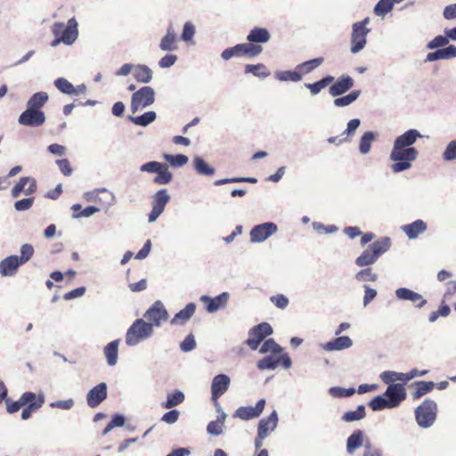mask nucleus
Masks as SVG:
<instances>
[{
  "label": "nucleus",
  "instance_id": "obj_1",
  "mask_svg": "<svg viewBox=\"0 0 456 456\" xmlns=\"http://www.w3.org/2000/svg\"><path fill=\"white\" fill-rule=\"evenodd\" d=\"M421 134L416 129H410L399 135L394 142L390 159L395 163L391 166L394 173L403 172L410 169L412 162L418 158V151L411 147L418 138H421Z\"/></svg>",
  "mask_w": 456,
  "mask_h": 456
},
{
  "label": "nucleus",
  "instance_id": "obj_2",
  "mask_svg": "<svg viewBox=\"0 0 456 456\" xmlns=\"http://www.w3.org/2000/svg\"><path fill=\"white\" fill-rule=\"evenodd\" d=\"M261 354L271 353L257 362V368L261 370H274L279 365L285 369L291 366V360L287 354H282V348L273 338L265 340L259 349Z\"/></svg>",
  "mask_w": 456,
  "mask_h": 456
},
{
  "label": "nucleus",
  "instance_id": "obj_3",
  "mask_svg": "<svg viewBox=\"0 0 456 456\" xmlns=\"http://www.w3.org/2000/svg\"><path fill=\"white\" fill-rule=\"evenodd\" d=\"M261 354L271 353L257 362V368L261 370H274L279 365L285 369L291 366V360L287 354H282V348L273 338L265 340L259 349Z\"/></svg>",
  "mask_w": 456,
  "mask_h": 456
},
{
  "label": "nucleus",
  "instance_id": "obj_4",
  "mask_svg": "<svg viewBox=\"0 0 456 456\" xmlns=\"http://www.w3.org/2000/svg\"><path fill=\"white\" fill-rule=\"evenodd\" d=\"M391 247V239L382 237L374 241L368 248L356 258L355 264L360 266H368L373 265L379 257L386 253Z\"/></svg>",
  "mask_w": 456,
  "mask_h": 456
},
{
  "label": "nucleus",
  "instance_id": "obj_5",
  "mask_svg": "<svg viewBox=\"0 0 456 456\" xmlns=\"http://www.w3.org/2000/svg\"><path fill=\"white\" fill-rule=\"evenodd\" d=\"M52 32L55 37L51 44L52 46H56L60 43L71 45L76 41L78 35L77 22L75 18L69 19L67 25L62 22H56L53 25Z\"/></svg>",
  "mask_w": 456,
  "mask_h": 456
},
{
  "label": "nucleus",
  "instance_id": "obj_6",
  "mask_svg": "<svg viewBox=\"0 0 456 456\" xmlns=\"http://www.w3.org/2000/svg\"><path fill=\"white\" fill-rule=\"evenodd\" d=\"M437 412V403L432 399L424 400L414 411L416 421L423 428H428L435 423Z\"/></svg>",
  "mask_w": 456,
  "mask_h": 456
},
{
  "label": "nucleus",
  "instance_id": "obj_7",
  "mask_svg": "<svg viewBox=\"0 0 456 456\" xmlns=\"http://www.w3.org/2000/svg\"><path fill=\"white\" fill-rule=\"evenodd\" d=\"M153 333V328L151 324L142 319H137L127 330L126 335V343L128 346H135L141 340H143Z\"/></svg>",
  "mask_w": 456,
  "mask_h": 456
},
{
  "label": "nucleus",
  "instance_id": "obj_8",
  "mask_svg": "<svg viewBox=\"0 0 456 456\" xmlns=\"http://www.w3.org/2000/svg\"><path fill=\"white\" fill-rule=\"evenodd\" d=\"M263 51V47L259 45L255 44H238L232 47L226 48L223 51L221 57L224 60H229L232 57H248L253 58L260 54Z\"/></svg>",
  "mask_w": 456,
  "mask_h": 456
},
{
  "label": "nucleus",
  "instance_id": "obj_9",
  "mask_svg": "<svg viewBox=\"0 0 456 456\" xmlns=\"http://www.w3.org/2000/svg\"><path fill=\"white\" fill-rule=\"evenodd\" d=\"M370 22V19L367 17L360 22H356L353 25V31L351 36V52L356 53L361 51L366 45V36L369 29L366 28V25Z\"/></svg>",
  "mask_w": 456,
  "mask_h": 456
},
{
  "label": "nucleus",
  "instance_id": "obj_10",
  "mask_svg": "<svg viewBox=\"0 0 456 456\" xmlns=\"http://www.w3.org/2000/svg\"><path fill=\"white\" fill-rule=\"evenodd\" d=\"M272 333V326L267 322H261L249 330L246 344L251 350H256L264 339Z\"/></svg>",
  "mask_w": 456,
  "mask_h": 456
},
{
  "label": "nucleus",
  "instance_id": "obj_11",
  "mask_svg": "<svg viewBox=\"0 0 456 456\" xmlns=\"http://www.w3.org/2000/svg\"><path fill=\"white\" fill-rule=\"evenodd\" d=\"M278 416L276 411H273L267 418L262 419L258 423L257 436L255 439L256 449H260L263 441L277 427Z\"/></svg>",
  "mask_w": 456,
  "mask_h": 456
},
{
  "label": "nucleus",
  "instance_id": "obj_12",
  "mask_svg": "<svg viewBox=\"0 0 456 456\" xmlns=\"http://www.w3.org/2000/svg\"><path fill=\"white\" fill-rule=\"evenodd\" d=\"M155 100V92L151 86H143L134 92L131 99V110L133 112L139 109L151 105Z\"/></svg>",
  "mask_w": 456,
  "mask_h": 456
},
{
  "label": "nucleus",
  "instance_id": "obj_13",
  "mask_svg": "<svg viewBox=\"0 0 456 456\" xmlns=\"http://www.w3.org/2000/svg\"><path fill=\"white\" fill-rule=\"evenodd\" d=\"M20 125L37 127L45 122V115L43 111L28 108L18 119Z\"/></svg>",
  "mask_w": 456,
  "mask_h": 456
},
{
  "label": "nucleus",
  "instance_id": "obj_14",
  "mask_svg": "<svg viewBox=\"0 0 456 456\" xmlns=\"http://www.w3.org/2000/svg\"><path fill=\"white\" fill-rule=\"evenodd\" d=\"M170 197L166 189L158 191L153 196L152 209L149 214V222L152 223L162 214Z\"/></svg>",
  "mask_w": 456,
  "mask_h": 456
},
{
  "label": "nucleus",
  "instance_id": "obj_15",
  "mask_svg": "<svg viewBox=\"0 0 456 456\" xmlns=\"http://www.w3.org/2000/svg\"><path fill=\"white\" fill-rule=\"evenodd\" d=\"M144 317L152 326H159L161 322L167 321L168 314L160 301H156L144 314Z\"/></svg>",
  "mask_w": 456,
  "mask_h": 456
},
{
  "label": "nucleus",
  "instance_id": "obj_16",
  "mask_svg": "<svg viewBox=\"0 0 456 456\" xmlns=\"http://www.w3.org/2000/svg\"><path fill=\"white\" fill-rule=\"evenodd\" d=\"M277 232V225L273 223H265L256 225L250 232L252 242H262Z\"/></svg>",
  "mask_w": 456,
  "mask_h": 456
},
{
  "label": "nucleus",
  "instance_id": "obj_17",
  "mask_svg": "<svg viewBox=\"0 0 456 456\" xmlns=\"http://www.w3.org/2000/svg\"><path fill=\"white\" fill-rule=\"evenodd\" d=\"M265 405V400L260 399L256 406H241L237 409L233 414L234 418H239L242 420H248L257 418L263 412Z\"/></svg>",
  "mask_w": 456,
  "mask_h": 456
},
{
  "label": "nucleus",
  "instance_id": "obj_18",
  "mask_svg": "<svg viewBox=\"0 0 456 456\" xmlns=\"http://www.w3.org/2000/svg\"><path fill=\"white\" fill-rule=\"evenodd\" d=\"M384 395L387 397L393 408L397 407L406 398L404 385L400 383L389 385Z\"/></svg>",
  "mask_w": 456,
  "mask_h": 456
},
{
  "label": "nucleus",
  "instance_id": "obj_19",
  "mask_svg": "<svg viewBox=\"0 0 456 456\" xmlns=\"http://www.w3.org/2000/svg\"><path fill=\"white\" fill-rule=\"evenodd\" d=\"M37 183L32 177L24 176L12 189L11 194L13 198H17L23 191L26 195H30L36 192Z\"/></svg>",
  "mask_w": 456,
  "mask_h": 456
},
{
  "label": "nucleus",
  "instance_id": "obj_20",
  "mask_svg": "<svg viewBox=\"0 0 456 456\" xmlns=\"http://www.w3.org/2000/svg\"><path fill=\"white\" fill-rule=\"evenodd\" d=\"M230 379L225 374H219L213 379L211 385L212 400L218 404V398L223 395L228 389Z\"/></svg>",
  "mask_w": 456,
  "mask_h": 456
},
{
  "label": "nucleus",
  "instance_id": "obj_21",
  "mask_svg": "<svg viewBox=\"0 0 456 456\" xmlns=\"http://www.w3.org/2000/svg\"><path fill=\"white\" fill-rule=\"evenodd\" d=\"M229 299V294L223 292L220 295L210 297L208 296H201L200 301L206 305V309L208 313H215L220 308H224Z\"/></svg>",
  "mask_w": 456,
  "mask_h": 456
},
{
  "label": "nucleus",
  "instance_id": "obj_22",
  "mask_svg": "<svg viewBox=\"0 0 456 456\" xmlns=\"http://www.w3.org/2000/svg\"><path fill=\"white\" fill-rule=\"evenodd\" d=\"M107 397V386L105 383H100L93 387L86 395L87 404L91 408L97 407Z\"/></svg>",
  "mask_w": 456,
  "mask_h": 456
},
{
  "label": "nucleus",
  "instance_id": "obj_23",
  "mask_svg": "<svg viewBox=\"0 0 456 456\" xmlns=\"http://www.w3.org/2000/svg\"><path fill=\"white\" fill-rule=\"evenodd\" d=\"M354 84L351 77L342 76L330 87L329 92L332 96H338L350 90Z\"/></svg>",
  "mask_w": 456,
  "mask_h": 456
},
{
  "label": "nucleus",
  "instance_id": "obj_24",
  "mask_svg": "<svg viewBox=\"0 0 456 456\" xmlns=\"http://www.w3.org/2000/svg\"><path fill=\"white\" fill-rule=\"evenodd\" d=\"M22 264L17 256H10L0 262V273L3 276H12Z\"/></svg>",
  "mask_w": 456,
  "mask_h": 456
},
{
  "label": "nucleus",
  "instance_id": "obj_25",
  "mask_svg": "<svg viewBox=\"0 0 456 456\" xmlns=\"http://www.w3.org/2000/svg\"><path fill=\"white\" fill-rule=\"evenodd\" d=\"M397 298L401 300H409L417 305L418 307H422L426 303V299L423 297L406 288H400L395 290Z\"/></svg>",
  "mask_w": 456,
  "mask_h": 456
},
{
  "label": "nucleus",
  "instance_id": "obj_26",
  "mask_svg": "<svg viewBox=\"0 0 456 456\" xmlns=\"http://www.w3.org/2000/svg\"><path fill=\"white\" fill-rule=\"evenodd\" d=\"M456 57V46L449 45L448 47L438 49L435 52L428 53L426 61H435L437 60H448Z\"/></svg>",
  "mask_w": 456,
  "mask_h": 456
},
{
  "label": "nucleus",
  "instance_id": "obj_27",
  "mask_svg": "<svg viewBox=\"0 0 456 456\" xmlns=\"http://www.w3.org/2000/svg\"><path fill=\"white\" fill-rule=\"evenodd\" d=\"M271 35L265 28L255 27L247 37L248 44H264L270 40Z\"/></svg>",
  "mask_w": 456,
  "mask_h": 456
},
{
  "label": "nucleus",
  "instance_id": "obj_28",
  "mask_svg": "<svg viewBox=\"0 0 456 456\" xmlns=\"http://www.w3.org/2000/svg\"><path fill=\"white\" fill-rule=\"evenodd\" d=\"M176 33L173 25H169L166 36L161 39L159 47L162 51H175L177 49Z\"/></svg>",
  "mask_w": 456,
  "mask_h": 456
},
{
  "label": "nucleus",
  "instance_id": "obj_29",
  "mask_svg": "<svg viewBox=\"0 0 456 456\" xmlns=\"http://www.w3.org/2000/svg\"><path fill=\"white\" fill-rule=\"evenodd\" d=\"M402 230L409 239H415L427 230V224L423 220L418 219L411 224L402 226Z\"/></svg>",
  "mask_w": 456,
  "mask_h": 456
},
{
  "label": "nucleus",
  "instance_id": "obj_30",
  "mask_svg": "<svg viewBox=\"0 0 456 456\" xmlns=\"http://www.w3.org/2000/svg\"><path fill=\"white\" fill-rule=\"evenodd\" d=\"M196 310V305L194 303H189L186 306L179 311L171 320V324L183 325L188 322L194 314Z\"/></svg>",
  "mask_w": 456,
  "mask_h": 456
},
{
  "label": "nucleus",
  "instance_id": "obj_31",
  "mask_svg": "<svg viewBox=\"0 0 456 456\" xmlns=\"http://www.w3.org/2000/svg\"><path fill=\"white\" fill-rule=\"evenodd\" d=\"M353 342L351 338L347 336H342L335 338L332 341L327 342L323 348L326 351H338L351 347Z\"/></svg>",
  "mask_w": 456,
  "mask_h": 456
},
{
  "label": "nucleus",
  "instance_id": "obj_32",
  "mask_svg": "<svg viewBox=\"0 0 456 456\" xmlns=\"http://www.w3.org/2000/svg\"><path fill=\"white\" fill-rule=\"evenodd\" d=\"M185 399L184 394L180 390L168 393L167 400L161 403L164 409H172L183 403Z\"/></svg>",
  "mask_w": 456,
  "mask_h": 456
},
{
  "label": "nucleus",
  "instance_id": "obj_33",
  "mask_svg": "<svg viewBox=\"0 0 456 456\" xmlns=\"http://www.w3.org/2000/svg\"><path fill=\"white\" fill-rule=\"evenodd\" d=\"M133 76L137 82L149 83L152 78V70L146 65L134 67Z\"/></svg>",
  "mask_w": 456,
  "mask_h": 456
},
{
  "label": "nucleus",
  "instance_id": "obj_34",
  "mask_svg": "<svg viewBox=\"0 0 456 456\" xmlns=\"http://www.w3.org/2000/svg\"><path fill=\"white\" fill-rule=\"evenodd\" d=\"M363 444V433L362 430H355L347 438L346 450L348 453H353L356 449L360 448Z\"/></svg>",
  "mask_w": 456,
  "mask_h": 456
},
{
  "label": "nucleus",
  "instance_id": "obj_35",
  "mask_svg": "<svg viewBox=\"0 0 456 456\" xmlns=\"http://www.w3.org/2000/svg\"><path fill=\"white\" fill-rule=\"evenodd\" d=\"M415 387L414 392L412 393V396L414 399H419L426 394L431 392L435 387V383L433 381H416L412 384Z\"/></svg>",
  "mask_w": 456,
  "mask_h": 456
},
{
  "label": "nucleus",
  "instance_id": "obj_36",
  "mask_svg": "<svg viewBox=\"0 0 456 456\" xmlns=\"http://www.w3.org/2000/svg\"><path fill=\"white\" fill-rule=\"evenodd\" d=\"M118 340H114L109 343L104 347V355L107 359L108 364L114 366L118 361Z\"/></svg>",
  "mask_w": 456,
  "mask_h": 456
},
{
  "label": "nucleus",
  "instance_id": "obj_37",
  "mask_svg": "<svg viewBox=\"0 0 456 456\" xmlns=\"http://www.w3.org/2000/svg\"><path fill=\"white\" fill-rule=\"evenodd\" d=\"M48 101V94L45 92H39L34 94L28 102V108L33 110H38L46 103Z\"/></svg>",
  "mask_w": 456,
  "mask_h": 456
},
{
  "label": "nucleus",
  "instance_id": "obj_38",
  "mask_svg": "<svg viewBox=\"0 0 456 456\" xmlns=\"http://www.w3.org/2000/svg\"><path fill=\"white\" fill-rule=\"evenodd\" d=\"M324 61L323 57H318L306 61L297 66V69L301 73V77L305 74L310 73L312 70L319 67Z\"/></svg>",
  "mask_w": 456,
  "mask_h": 456
},
{
  "label": "nucleus",
  "instance_id": "obj_39",
  "mask_svg": "<svg viewBox=\"0 0 456 456\" xmlns=\"http://www.w3.org/2000/svg\"><path fill=\"white\" fill-rule=\"evenodd\" d=\"M20 398H21V403H23L24 406L38 404V409H40L45 403V398L43 395H37L33 392H25L24 394H22Z\"/></svg>",
  "mask_w": 456,
  "mask_h": 456
},
{
  "label": "nucleus",
  "instance_id": "obj_40",
  "mask_svg": "<svg viewBox=\"0 0 456 456\" xmlns=\"http://www.w3.org/2000/svg\"><path fill=\"white\" fill-rule=\"evenodd\" d=\"M246 73H251L258 77H267L271 75L270 71L267 70V68L263 63L258 64H248L245 67Z\"/></svg>",
  "mask_w": 456,
  "mask_h": 456
},
{
  "label": "nucleus",
  "instance_id": "obj_41",
  "mask_svg": "<svg viewBox=\"0 0 456 456\" xmlns=\"http://www.w3.org/2000/svg\"><path fill=\"white\" fill-rule=\"evenodd\" d=\"M195 170L200 175H212L215 174V168L208 165V163L200 157H195L193 159Z\"/></svg>",
  "mask_w": 456,
  "mask_h": 456
},
{
  "label": "nucleus",
  "instance_id": "obj_42",
  "mask_svg": "<svg viewBox=\"0 0 456 456\" xmlns=\"http://www.w3.org/2000/svg\"><path fill=\"white\" fill-rule=\"evenodd\" d=\"M333 81H334V77L327 76L315 83L305 84V86L310 90V92L313 95H315V94H319L322 89L328 86Z\"/></svg>",
  "mask_w": 456,
  "mask_h": 456
},
{
  "label": "nucleus",
  "instance_id": "obj_43",
  "mask_svg": "<svg viewBox=\"0 0 456 456\" xmlns=\"http://www.w3.org/2000/svg\"><path fill=\"white\" fill-rule=\"evenodd\" d=\"M54 85L58 90L66 94H76L78 91L69 81L63 77L57 78L54 81Z\"/></svg>",
  "mask_w": 456,
  "mask_h": 456
},
{
  "label": "nucleus",
  "instance_id": "obj_44",
  "mask_svg": "<svg viewBox=\"0 0 456 456\" xmlns=\"http://www.w3.org/2000/svg\"><path fill=\"white\" fill-rule=\"evenodd\" d=\"M374 139L375 134L370 131L365 132L362 135L359 144V150L361 153L367 154L370 151L371 143L374 141Z\"/></svg>",
  "mask_w": 456,
  "mask_h": 456
},
{
  "label": "nucleus",
  "instance_id": "obj_45",
  "mask_svg": "<svg viewBox=\"0 0 456 456\" xmlns=\"http://www.w3.org/2000/svg\"><path fill=\"white\" fill-rule=\"evenodd\" d=\"M365 407L359 405L355 411H349L344 413L342 419L346 422L360 420L365 417Z\"/></svg>",
  "mask_w": 456,
  "mask_h": 456
},
{
  "label": "nucleus",
  "instance_id": "obj_46",
  "mask_svg": "<svg viewBox=\"0 0 456 456\" xmlns=\"http://www.w3.org/2000/svg\"><path fill=\"white\" fill-rule=\"evenodd\" d=\"M130 118L134 125L146 126L155 120L156 113L154 111H148L141 116L131 117Z\"/></svg>",
  "mask_w": 456,
  "mask_h": 456
},
{
  "label": "nucleus",
  "instance_id": "obj_47",
  "mask_svg": "<svg viewBox=\"0 0 456 456\" xmlns=\"http://www.w3.org/2000/svg\"><path fill=\"white\" fill-rule=\"evenodd\" d=\"M394 0H379L374 8V12L378 16H384L392 11Z\"/></svg>",
  "mask_w": 456,
  "mask_h": 456
},
{
  "label": "nucleus",
  "instance_id": "obj_48",
  "mask_svg": "<svg viewBox=\"0 0 456 456\" xmlns=\"http://www.w3.org/2000/svg\"><path fill=\"white\" fill-rule=\"evenodd\" d=\"M275 77L281 81H294L297 82L302 79L301 73L297 69L295 70L280 71L275 74Z\"/></svg>",
  "mask_w": 456,
  "mask_h": 456
},
{
  "label": "nucleus",
  "instance_id": "obj_49",
  "mask_svg": "<svg viewBox=\"0 0 456 456\" xmlns=\"http://www.w3.org/2000/svg\"><path fill=\"white\" fill-rule=\"evenodd\" d=\"M360 93L361 92L359 90H355L346 96L336 98L334 100V104L337 107L347 106L354 102L359 97Z\"/></svg>",
  "mask_w": 456,
  "mask_h": 456
},
{
  "label": "nucleus",
  "instance_id": "obj_50",
  "mask_svg": "<svg viewBox=\"0 0 456 456\" xmlns=\"http://www.w3.org/2000/svg\"><path fill=\"white\" fill-rule=\"evenodd\" d=\"M369 406L373 410V411H380V410H383L385 408H393L392 405L390 404L388 399L387 398H384L383 396L381 395H377L375 396L370 403H369Z\"/></svg>",
  "mask_w": 456,
  "mask_h": 456
},
{
  "label": "nucleus",
  "instance_id": "obj_51",
  "mask_svg": "<svg viewBox=\"0 0 456 456\" xmlns=\"http://www.w3.org/2000/svg\"><path fill=\"white\" fill-rule=\"evenodd\" d=\"M380 378L382 381L388 385H394L395 381H403L404 382V378L403 373L387 370L381 373Z\"/></svg>",
  "mask_w": 456,
  "mask_h": 456
},
{
  "label": "nucleus",
  "instance_id": "obj_52",
  "mask_svg": "<svg viewBox=\"0 0 456 456\" xmlns=\"http://www.w3.org/2000/svg\"><path fill=\"white\" fill-rule=\"evenodd\" d=\"M172 180V174L169 172L166 165L163 166L160 171L157 173L154 177V183L157 184H167Z\"/></svg>",
  "mask_w": 456,
  "mask_h": 456
},
{
  "label": "nucleus",
  "instance_id": "obj_53",
  "mask_svg": "<svg viewBox=\"0 0 456 456\" xmlns=\"http://www.w3.org/2000/svg\"><path fill=\"white\" fill-rule=\"evenodd\" d=\"M164 158L172 167H183L188 162V157L183 154H166Z\"/></svg>",
  "mask_w": 456,
  "mask_h": 456
},
{
  "label": "nucleus",
  "instance_id": "obj_54",
  "mask_svg": "<svg viewBox=\"0 0 456 456\" xmlns=\"http://www.w3.org/2000/svg\"><path fill=\"white\" fill-rule=\"evenodd\" d=\"M256 183L257 182L256 178L254 177H233V178H224L215 181V185H223L225 183Z\"/></svg>",
  "mask_w": 456,
  "mask_h": 456
},
{
  "label": "nucleus",
  "instance_id": "obj_55",
  "mask_svg": "<svg viewBox=\"0 0 456 456\" xmlns=\"http://www.w3.org/2000/svg\"><path fill=\"white\" fill-rule=\"evenodd\" d=\"M34 248L31 244H23L20 248V256L19 257L20 262L23 265L27 263L34 255Z\"/></svg>",
  "mask_w": 456,
  "mask_h": 456
},
{
  "label": "nucleus",
  "instance_id": "obj_56",
  "mask_svg": "<svg viewBox=\"0 0 456 456\" xmlns=\"http://www.w3.org/2000/svg\"><path fill=\"white\" fill-rule=\"evenodd\" d=\"M330 395L333 397H347L351 396L355 393L354 388H342L339 387H330Z\"/></svg>",
  "mask_w": 456,
  "mask_h": 456
},
{
  "label": "nucleus",
  "instance_id": "obj_57",
  "mask_svg": "<svg viewBox=\"0 0 456 456\" xmlns=\"http://www.w3.org/2000/svg\"><path fill=\"white\" fill-rule=\"evenodd\" d=\"M355 277L361 281H375L378 275L374 273L370 268H366L359 271Z\"/></svg>",
  "mask_w": 456,
  "mask_h": 456
},
{
  "label": "nucleus",
  "instance_id": "obj_58",
  "mask_svg": "<svg viewBox=\"0 0 456 456\" xmlns=\"http://www.w3.org/2000/svg\"><path fill=\"white\" fill-rule=\"evenodd\" d=\"M225 415L223 414L221 419L210 421L208 424L207 430L209 434L218 436L222 433V427L224 420Z\"/></svg>",
  "mask_w": 456,
  "mask_h": 456
},
{
  "label": "nucleus",
  "instance_id": "obj_59",
  "mask_svg": "<svg viewBox=\"0 0 456 456\" xmlns=\"http://www.w3.org/2000/svg\"><path fill=\"white\" fill-rule=\"evenodd\" d=\"M443 159L446 161L456 159V140L448 143L443 153Z\"/></svg>",
  "mask_w": 456,
  "mask_h": 456
},
{
  "label": "nucleus",
  "instance_id": "obj_60",
  "mask_svg": "<svg viewBox=\"0 0 456 456\" xmlns=\"http://www.w3.org/2000/svg\"><path fill=\"white\" fill-rule=\"evenodd\" d=\"M451 309L447 305L442 304L437 311L432 312L429 315V322H434L439 316L446 317L450 314Z\"/></svg>",
  "mask_w": 456,
  "mask_h": 456
},
{
  "label": "nucleus",
  "instance_id": "obj_61",
  "mask_svg": "<svg viewBox=\"0 0 456 456\" xmlns=\"http://www.w3.org/2000/svg\"><path fill=\"white\" fill-rule=\"evenodd\" d=\"M125 424V419L121 415H115L111 420L105 427L102 435H107L113 428L115 427H122Z\"/></svg>",
  "mask_w": 456,
  "mask_h": 456
},
{
  "label": "nucleus",
  "instance_id": "obj_62",
  "mask_svg": "<svg viewBox=\"0 0 456 456\" xmlns=\"http://www.w3.org/2000/svg\"><path fill=\"white\" fill-rule=\"evenodd\" d=\"M449 43V37L447 36H436L432 41L428 44V49H436L443 47Z\"/></svg>",
  "mask_w": 456,
  "mask_h": 456
},
{
  "label": "nucleus",
  "instance_id": "obj_63",
  "mask_svg": "<svg viewBox=\"0 0 456 456\" xmlns=\"http://www.w3.org/2000/svg\"><path fill=\"white\" fill-rule=\"evenodd\" d=\"M271 302L280 309H285L289 305V299L282 294H277L270 297Z\"/></svg>",
  "mask_w": 456,
  "mask_h": 456
},
{
  "label": "nucleus",
  "instance_id": "obj_64",
  "mask_svg": "<svg viewBox=\"0 0 456 456\" xmlns=\"http://www.w3.org/2000/svg\"><path fill=\"white\" fill-rule=\"evenodd\" d=\"M163 166H164V164H162L160 162L150 161V162L143 164L141 167V171L149 172V173H158L159 171L161 170Z\"/></svg>",
  "mask_w": 456,
  "mask_h": 456
}]
</instances>
